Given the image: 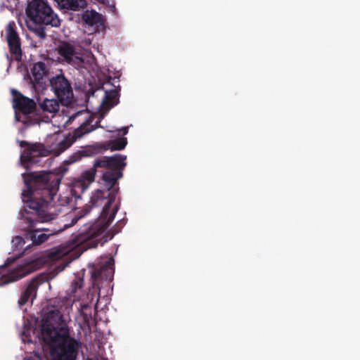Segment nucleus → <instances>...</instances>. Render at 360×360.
<instances>
[{
    "label": "nucleus",
    "mask_w": 360,
    "mask_h": 360,
    "mask_svg": "<svg viewBox=\"0 0 360 360\" xmlns=\"http://www.w3.org/2000/svg\"><path fill=\"white\" fill-rule=\"evenodd\" d=\"M42 282L43 278L41 276H36L29 282L25 289L21 292L18 302L19 306L25 305L30 298H33L36 296L38 287Z\"/></svg>",
    "instance_id": "15"
},
{
    "label": "nucleus",
    "mask_w": 360,
    "mask_h": 360,
    "mask_svg": "<svg viewBox=\"0 0 360 360\" xmlns=\"http://www.w3.org/2000/svg\"><path fill=\"white\" fill-rule=\"evenodd\" d=\"M84 113V111L81 110V111H78L77 112H76L75 114L71 115L69 118L70 120H75L77 116L80 115H82Z\"/></svg>",
    "instance_id": "26"
},
{
    "label": "nucleus",
    "mask_w": 360,
    "mask_h": 360,
    "mask_svg": "<svg viewBox=\"0 0 360 360\" xmlns=\"http://www.w3.org/2000/svg\"><path fill=\"white\" fill-rule=\"evenodd\" d=\"M15 261V259H8L6 260V262L5 263L4 265H2L0 266V274H2L3 272V270L6 268V267H8L10 266V264L11 263H13V262Z\"/></svg>",
    "instance_id": "23"
},
{
    "label": "nucleus",
    "mask_w": 360,
    "mask_h": 360,
    "mask_svg": "<svg viewBox=\"0 0 360 360\" xmlns=\"http://www.w3.org/2000/svg\"><path fill=\"white\" fill-rule=\"evenodd\" d=\"M106 191L97 190L91 197L89 204L77 213V216L72 219L71 225L76 224L78 220L87 214L91 210L102 207L100 216L97 220L90 224H85L79 229L78 234L75 237L74 242L76 246H81L82 249L87 250L96 248L98 243L103 245L113 236L108 237L105 234L100 237L108 227L111 224L118 207L111 208L115 200L119 188L117 184L112 189L106 188Z\"/></svg>",
    "instance_id": "2"
},
{
    "label": "nucleus",
    "mask_w": 360,
    "mask_h": 360,
    "mask_svg": "<svg viewBox=\"0 0 360 360\" xmlns=\"http://www.w3.org/2000/svg\"><path fill=\"white\" fill-rule=\"evenodd\" d=\"M125 160L126 156L120 154L96 159L93 168L82 173L81 179L76 183L75 186L81 187L82 191H84L87 185L94 181L97 169L102 168L105 169L102 175L104 185L108 190L112 189L123 176L122 171L126 166Z\"/></svg>",
    "instance_id": "4"
},
{
    "label": "nucleus",
    "mask_w": 360,
    "mask_h": 360,
    "mask_svg": "<svg viewBox=\"0 0 360 360\" xmlns=\"http://www.w3.org/2000/svg\"><path fill=\"white\" fill-rule=\"evenodd\" d=\"M127 144V140L125 137H120L104 143H96L91 146H87L75 153L70 157L68 162L69 163H73L80 160L82 157L94 156L108 149H110L112 151L121 150L126 147Z\"/></svg>",
    "instance_id": "5"
},
{
    "label": "nucleus",
    "mask_w": 360,
    "mask_h": 360,
    "mask_svg": "<svg viewBox=\"0 0 360 360\" xmlns=\"http://www.w3.org/2000/svg\"><path fill=\"white\" fill-rule=\"evenodd\" d=\"M15 24H8L6 29V41L9 51L14 56L15 60L22 59V49L20 37L15 29Z\"/></svg>",
    "instance_id": "12"
},
{
    "label": "nucleus",
    "mask_w": 360,
    "mask_h": 360,
    "mask_svg": "<svg viewBox=\"0 0 360 360\" xmlns=\"http://www.w3.org/2000/svg\"><path fill=\"white\" fill-rule=\"evenodd\" d=\"M58 6L63 9L79 11L86 6L85 0H55Z\"/></svg>",
    "instance_id": "16"
},
{
    "label": "nucleus",
    "mask_w": 360,
    "mask_h": 360,
    "mask_svg": "<svg viewBox=\"0 0 360 360\" xmlns=\"http://www.w3.org/2000/svg\"><path fill=\"white\" fill-rule=\"evenodd\" d=\"M83 22H104L103 16L94 10H86L82 15Z\"/></svg>",
    "instance_id": "19"
},
{
    "label": "nucleus",
    "mask_w": 360,
    "mask_h": 360,
    "mask_svg": "<svg viewBox=\"0 0 360 360\" xmlns=\"http://www.w3.org/2000/svg\"><path fill=\"white\" fill-rule=\"evenodd\" d=\"M114 271V259L110 258L94 267L91 273V277L94 282L99 280L111 281L113 278Z\"/></svg>",
    "instance_id": "14"
},
{
    "label": "nucleus",
    "mask_w": 360,
    "mask_h": 360,
    "mask_svg": "<svg viewBox=\"0 0 360 360\" xmlns=\"http://www.w3.org/2000/svg\"><path fill=\"white\" fill-rule=\"evenodd\" d=\"M29 30L34 33L41 40L45 39L46 34L45 32L44 24H26ZM45 25H51V27H58L60 24H45Z\"/></svg>",
    "instance_id": "18"
},
{
    "label": "nucleus",
    "mask_w": 360,
    "mask_h": 360,
    "mask_svg": "<svg viewBox=\"0 0 360 360\" xmlns=\"http://www.w3.org/2000/svg\"><path fill=\"white\" fill-rule=\"evenodd\" d=\"M19 145L21 148H24L20 157V161L24 167L28 169L30 166L34 165L43 166L42 159L49 155V150L44 144L30 143L26 141H20Z\"/></svg>",
    "instance_id": "7"
},
{
    "label": "nucleus",
    "mask_w": 360,
    "mask_h": 360,
    "mask_svg": "<svg viewBox=\"0 0 360 360\" xmlns=\"http://www.w3.org/2000/svg\"><path fill=\"white\" fill-rule=\"evenodd\" d=\"M94 118L89 116L80 126L75 129L72 133H70L63 140L60 141L56 146L58 153H62L70 147L77 139L82 138L84 135L93 131L98 127L99 122H96L95 124H92Z\"/></svg>",
    "instance_id": "9"
},
{
    "label": "nucleus",
    "mask_w": 360,
    "mask_h": 360,
    "mask_svg": "<svg viewBox=\"0 0 360 360\" xmlns=\"http://www.w3.org/2000/svg\"><path fill=\"white\" fill-rule=\"evenodd\" d=\"M51 90L54 92L58 99L63 104L68 105L71 103L73 91L70 82L63 75H58L50 79Z\"/></svg>",
    "instance_id": "10"
},
{
    "label": "nucleus",
    "mask_w": 360,
    "mask_h": 360,
    "mask_svg": "<svg viewBox=\"0 0 360 360\" xmlns=\"http://www.w3.org/2000/svg\"><path fill=\"white\" fill-rule=\"evenodd\" d=\"M84 285V280L81 277H76L71 283L69 290L71 295H74L79 289H81Z\"/></svg>",
    "instance_id": "22"
},
{
    "label": "nucleus",
    "mask_w": 360,
    "mask_h": 360,
    "mask_svg": "<svg viewBox=\"0 0 360 360\" xmlns=\"http://www.w3.org/2000/svg\"><path fill=\"white\" fill-rule=\"evenodd\" d=\"M43 340L50 345L52 360H75L78 342L70 335V330L58 309H51L41 320Z\"/></svg>",
    "instance_id": "3"
},
{
    "label": "nucleus",
    "mask_w": 360,
    "mask_h": 360,
    "mask_svg": "<svg viewBox=\"0 0 360 360\" xmlns=\"http://www.w3.org/2000/svg\"><path fill=\"white\" fill-rule=\"evenodd\" d=\"M11 93L13 96V106L16 111H19L26 117L36 112L37 104L33 99L23 96L15 89H12Z\"/></svg>",
    "instance_id": "11"
},
{
    "label": "nucleus",
    "mask_w": 360,
    "mask_h": 360,
    "mask_svg": "<svg viewBox=\"0 0 360 360\" xmlns=\"http://www.w3.org/2000/svg\"><path fill=\"white\" fill-rule=\"evenodd\" d=\"M59 100H56L54 98L48 99L46 98L40 105L41 109L50 113H54L58 111L59 110Z\"/></svg>",
    "instance_id": "20"
},
{
    "label": "nucleus",
    "mask_w": 360,
    "mask_h": 360,
    "mask_svg": "<svg viewBox=\"0 0 360 360\" xmlns=\"http://www.w3.org/2000/svg\"><path fill=\"white\" fill-rule=\"evenodd\" d=\"M58 53L63 60L70 65H80L84 62L82 57L77 55L76 48L67 41H61L57 47Z\"/></svg>",
    "instance_id": "13"
},
{
    "label": "nucleus",
    "mask_w": 360,
    "mask_h": 360,
    "mask_svg": "<svg viewBox=\"0 0 360 360\" xmlns=\"http://www.w3.org/2000/svg\"><path fill=\"white\" fill-rule=\"evenodd\" d=\"M83 25H87L88 26V28L91 30H95L96 29L98 28V24H93V23H91V24H83Z\"/></svg>",
    "instance_id": "25"
},
{
    "label": "nucleus",
    "mask_w": 360,
    "mask_h": 360,
    "mask_svg": "<svg viewBox=\"0 0 360 360\" xmlns=\"http://www.w3.org/2000/svg\"><path fill=\"white\" fill-rule=\"evenodd\" d=\"M119 102V92L116 89L107 90L105 92V103L108 108H112Z\"/></svg>",
    "instance_id": "21"
},
{
    "label": "nucleus",
    "mask_w": 360,
    "mask_h": 360,
    "mask_svg": "<svg viewBox=\"0 0 360 360\" xmlns=\"http://www.w3.org/2000/svg\"><path fill=\"white\" fill-rule=\"evenodd\" d=\"M31 72L36 82L40 83V80L47 75L48 70L45 63L39 61L34 64Z\"/></svg>",
    "instance_id": "17"
},
{
    "label": "nucleus",
    "mask_w": 360,
    "mask_h": 360,
    "mask_svg": "<svg viewBox=\"0 0 360 360\" xmlns=\"http://www.w3.org/2000/svg\"><path fill=\"white\" fill-rule=\"evenodd\" d=\"M39 268L38 259H24L16 266L9 268L7 273L0 278V286L17 281Z\"/></svg>",
    "instance_id": "8"
},
{
    "label": "nucleus",
    "mask_w": 360,
    "mask_h": 360,
    "mask_svg": "<svg viewBox=\"0 0 360 360\" xmlns=\"http://www.w3.org/2000/svg\"><path fill=\"white\" fill-rule=\"evenodd\" d=\"M22 177L26 186L22 193L25 202V214L22 215V229L27 231L25 238L27 240H32L33 245H41L49 236L69 227L65 224L63 228L55 229L49 234L41 233V231H49V229L37 227L38 223L56 219L62 212L61 205L53 202L60 179L46 172L24 173Z\"/></svg>",
    "instance_id": "1"
},
{
    "label": "nucleus",
    "mask_w": 360,
    "mask_h": 360,
    "mask_svg": "<svg viewBox=\"0 0 360 360\" xmlns=\"http://www.w3.org/2000/svg\"><path fill=\"white\" fill-rule=\"evenodd\" d=\"M122 134V136L126 135L128 133V127H124L117 131V136H120V134Z\"/></svg>",
    "instance_id": "24"
},
{
    "label": "nucleus",
    "mask_w": 360,
    "mask_h": 360,
    "mask_svg": "<svg viewBox=\"0 0 360 360\" xmlns=\"http://www.w3.org/2000/svg\"><path fill=\"white\" fill-rule=\"evenodd\" d=\"M25 13L32 22H60L46 0H31L27 3Z\"/></svg>",
    "instance_id": "6"
}]
</instances>
